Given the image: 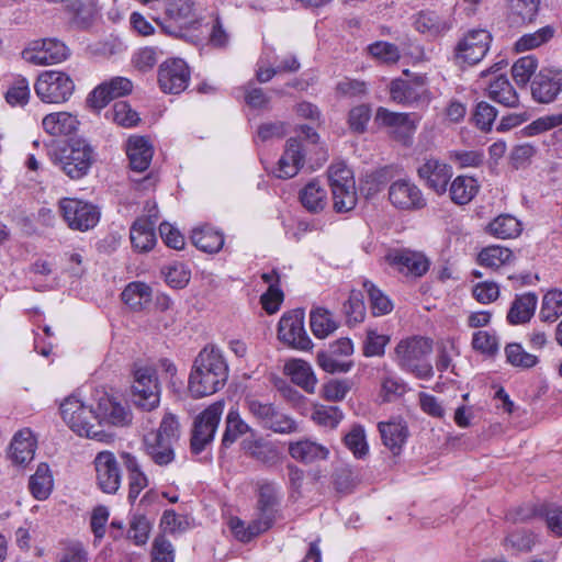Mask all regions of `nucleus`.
<instances>
[{"label": "nucleus", "mask_w": 562, "mask_h": 562, "mask_svg": "<svg viewBox=\"0 0 562 562\" xmlns=\"http://www.w3.org/2000/svg\"><path fill=\"white\" fill-rule=\"evenodd\" d=\"M97 483L102 492L114 494L121 485V470L114 453L101 451L94 459Z\"/></svg>", "instance_id": "20"}, {"label": "nucleus", "mask_w": 562, "mask_h": 562, "mask_svg": "<svg viewBox=\"0 0 562 562\" xmlns=\"http://www.w3.org/2000/svg\"><path fill=\"white\" fill-rule=\"evenodd\" d=\"M353 353V342L342 337L331 344L327 350L318 352V367L328 373H347L353 367L349 358Z\"/></svg>", "instance_id": "16"}, {"label": "nucleus", "mask_w": 562, "mask_h": 562, "mask_svg": "<svg viewBox=\"0 0 562 562\" xmlns=\"http://www.w3.org/2000/svg\"><path fill=\"white\" fill-rule=\"evenodd\" d=\"M265 524H261L260 520L256 518L252 519L249 524H246L238 517H234L229 521L231 530L234 537L240 542H250L254 538L260 536L261 533L268 531Z\"/></svg>", "instance_id": "42"}, {"label": "nucleus", "mask_w": 562, "mask_h": 562, "mask_svg": "<svg viewBox=\"0 0 562 562\" xmlns=\"http://www.w3.org/2000/svg\"><path fill=\"white\" fill-rule=\"evenodd\" d=\"M133 90V83L125 77H114L98 85L87 97L86 104L89 109L99 112L113 99L125 97Z\"/></svg>", "instance_id": "17"}, {"label": "nucleus", "mask_w": 562, "mask_h": 562, "mask_svg": "<svg viewBox=\"0 0 562 562\" xmlns=\"http://www.w3.org/2000/svg\"><path fill=\"white\" fill-rule=\"evenodd\" d=\"M488 97L508 108L518 105V95L505 74H501L488 87Z\"/></svg>", "instance_id": "36"}, {"label": "nucleus", "mask_w": 562, "mask_h": 562, "mask_svg": "<svg viewBox=\"0 0 562 562\" xmlns=\"http://www.w3.org/2000/svg\"><path fill=\"white\" fill-rule=\"evenodd\" d=\"M359 482L358 472L349 467H341L335 471L334 486L338 493L349 494L353 492Z\"/></svg>", "instance_id": "55"}, {"label": "nucleus", "mask_w": 562, "mask_h": 562, "mask_svg": "<svg viewBox=\"0 0 562 562\" xmlns=\"http://www.w3.org/2000/svg\"><path fill=\"white\" fill-rule=\"evenodd\" d=\"M132 384V402L144 412H151L160 404V383L157 371L151 367H140L134 370Z\"/></svg>", "instance_id": "6"}, {"label": "nucleus", "mask_w": 562, "mask_h": 562, "mask_svg": "<svg viewBox=\"0 0 562 562\" xmlns=\"http://www.w3.org/2000/svg\"><path fill=\"white\" fill-rule=\"evenodd\" d=\"M158 211L148 216L138 217L131 226L130 238L133 248L139 252H148L157 243L156 223L158 220Z\"/></svg>", "instance_id": "23"}, {"label": "nucleus", "mask_w": 562, "mask_h": 562, "mask_svg": "<svg viewBox=\"0 0 562 562\" xmlns=\"http://www.w3.org/2000/svg\"><path fill=\"white\" fill-rule=\"evenodd\" d=\"M60 414L72 431L98 441H102L106 436L100 429L103 424L124 427L133 419L130 408L106 393L98 398L95 408L71 395L60 404Z\"/></svg>", "instance_id": "1"}, {"label": "nucleus", "mask_w": 562, "mask_h": 562, "mask_svg": "<svg viewBox=\"0 0 562 562\" xmlns=\"http://www.w3.org/2000/svg\"><path fill=\"white\" fill-rule=\"evenodd\" d=\"M344 441L358 459L363 458L369 451L364 428L361 425H353L350 431L346 434Z\"/></svg>", "instance_id": "54"}, {"label": "nucleus", "mask_w": 562, "mask_h": 562, "mask_svg": "<svg viewBox=\"0 0 562 562\" xmlns=\"http://www.w3.org/2000/svg\"><path fill=\"white\" fill-rule=\"evenodd\" d=\"M192 244L207 254H216L224 246V234L211 226H204L192 231Z\"/></svg>", "instance_id": "34"}, {"label": "nucleus", "mask_w": 562, "mask_h": 562, "mask_svg": "<svg viewBox=\"0 0 562 562\" xmlns=\"http://www.w3.org/2000/svg\"><path fill=\"white\" fill-rule=\"evenodd\" d=\"M173 443L167 438H162L153 431L144 437L146 453L157 465L164 467L171 463L175 459Z\"/></svg>", "instance_id": "27"}, {"label": "nucleus", "mask_w": 562, "mask_h": 562, "mask_svg": "<svg viewBox=\"0 0 562 562\" xmlns=\"http://www.w3.org/2000/svg\"><path fill=\"white\" fill-rule=\"evenodd\" d=\"M223 409L224 404L222 402H215L194 418L190 438V450L192 454H200L213 442Z\"/></svg>", "instance_id": "7"}, {"label": "nucleus", "mask_w": 562, "mask_h": 562, "mask_svg": "<svg viewBox=\"0 0 562 562\" xmlns=\"http://www.w3.org/2000/svg\"><path fill=\"white\" fill-rule=\"evenodd\" d=\"M191 72H158V83L162 92L178 94L189 85Z\"/></svg>", "instance_id": "49"}, {"label": "nucleus", "mask_w": 562, "mask_h": 562, "mask_svg": "<svg viewBox=\"0 0 562 562\" xmlns=\"http://www.w3.org/2000/svg\"><path fill=\"white\" fill-rule=\"evenodd\" d=\"M432 350L431 341L424 337H408L402 339L395 347L393 360L405 372L414 374L418 379L429 380L434 375V369L428 361Z\"/></svg>", "instance_id": "4"}, {"label": "nucleus", "mask_w": 562, "mask_h": 562, "mask_svg": "<svg viewBox=\"0 0 562 562\" xmlns=\"http://www.w3.org/2000/svg\"><path fill=\"white\" fill-rule=\"evenodd\" d=\"M537 303L538 297L535 293L516 295L507 313V322L510 325L528 323L535 314Z\"/></svg>", "instance_id": "29"}, {"label": "nucleus", "mask_w": 562, "mask_h": 562, "mask_svg": "<svg viewBox=\"0 0 562 562\" xmlns=\"http://www.w3.org/2000/svg\"><path fill=\"white\" fill-rule=\"evenodd\" d=\"M284 372L291 381L307 393H314L316 378L308 362L302 359H293L285 363Z\"/></svg>", "instance_id": "31"}, {"label": "nucleus", "mask_w": 562, "mask_h": 562, "mask_svg": "<svg viewBox=\"0 0 562 562\" xmlns=\"http://www.w3.org/2000/svg\"><path fill=\"white\" fill-rule=\"evenodd\" d=\"M47 154L53 165L71 180L88 176L97 160L95 148L81 136L52 140L47 146Z\"/></svg>", "instance_id": "2"}, {"label": "nucleus", "mask_w": 562, "mask_h": 562, "mask_svg": "<svg viewBox=\"0 0 562 562\" xmlns=\"http://www.w3.org/2000/svg\"><path fill=\"white\" fill-rule=\"evenodd\" d=\"M389 201L398 211L414 212L426 207L427 199L411 179H397L389 187Z\"/></svg>", "instance_id": "15"}, {"label": "nucleus", "mask_w": 562, "mask_h": 562, "mask_svg": "<svg viewBox=\"0 0 562 562\" xmlns=\"http://www.w3.org/2000/svg\"><path fill=\"white\" fill-rule=\"evenodd\" d=\"M491 34L486 30L469 31L454 49V59L459 66L473 67L487 53Z\"/></svg>", "instance_id": "14"}, {"label": "nucleus", "mask_w": 562, "mask_h": 562, "mask_svg": "<svg viewBox=\"0 0 562 562\" xmlns=\"http://www.w3.org/2000/svg\"><path fill=\"white\" fill-rule=\"evenodd\" d=\"M554 35V29L550 25L538 31L522 35L515 44L516 50L524 52L539 47L550 41Z\"/></svg>", "instance_id": "52"}, {"label": "nucleus", "mask_w": 562, "mask_h": 562, "mask_svg": "<svg viewBox=\"0 0 562 562\" xmlns=\"http://www.w3.org/2000/svg\"><path fill=\"white\" fill-rule=\"evenodd\" d=\"M521 223L510 214H501L487 226V232L501 239L516 238L521 233Z\"/></svg>", "instance_id": "39"}, {"label": "nucleus", "mask_w": 562, "mask_h": 562, "mask_svg": "<svg viewBox=\"0 0 562 562\" xmlns=\"http://www.w3.org/2000/svg\"><path fill=\"white\" fill-rule=\"evenodd\" d=\"M363 289L368 294L370 307L374 316L389 314L393 310V304L387 295H385L373 282L363 281Z\"/></svg>", "instance_id": "46"}, {"label": "nucleus", "mask_w": 562, "mask_h": 562, "mask_svg": "<svg viewBox=\"0 0 562 562\" xmlns=\"http://www.w3.org/2000/svg\"><path fill=\"white\" fill-rule=\"evenodd\" d=\"M123 302L133 311H142L151 301V288L144 282H131L123 290Z\"/></svg>", "instance_id": "37"}, {"label": "nucleus", "mask_w": 562, "mask_h": 562, "mask_svg": "<svg viewBox=\"0 0 562 562\" xmlns=\"http://www.w3.org/2000/svg\"><path fill=\"white\" fill-rule=\"evenodd\" d=\"M375 121L391 127L393 136L402 144H411L416 125L407 113L391 112L381 106L376 110Z\"/></svg>", "instance_id": "25"}, {"label": "nucleus", "mask_w": 562, "mask_h": 562, "mask_svg": "<svg viewBox=\"0 0 562 562\" xmlns=\"http://www.w3.org/2000/svg\"><path fill=\"white\" fill-rule=\"evenodd\" d=\"M53 476L47 463L38 464L35 473L30 477L29 488L38 501L48 498L53 490Z\"/></svg>", "instance_id": "38"}, {"label": "nucleus", "mask_w": 562, "mask_h": 562, "mask_svg": "<svg viewBox=\"0 0 562 562\" xmlns=\"http://www.w3.org/2000/svg\"><path fill=\"white\" fill-rule=\"evenodd\" d=\"M305 312L294 308L285 312L278 324V339L290 348L306 351L313 348V341L304 328Z\"/></svg>", "instance_id": "10"}, {"label": "nucleus", "mask_w": 562, "mask_h": 562, "mask_svg": "<svg viewBox=\"0 0 562 562\" xmlns=\"http://www.w3.org/2000/svg\"><path fill=\"white\" fill-rule=\"evenodd\" d=\"M505 542L517 551L529 552L536 544V535L525 529L516 530L505 538Z\"/></svg>", "instance_id": "63"}, {"label": "nucleus", "mask_w": 562, "mask_h": 562, "mask_svg": "<svg viewBox=\"0 0 562 562\" xmlns=\"http://www.w3.org/2000/svg\"><path fill=\"white\" fill-rule=\"evenodd\" d=\"M22 58L34 66H52L65 61L70 56L69 48L56 38L31 42L21 53Z\"/></svg>", "instance_id": "11"}, {"label": "nucleus", "mask_w": 562, "mask_h": 562, "mask_svg": "<svg viewBox=\"0 0 562 562\" xmlns=\"http://www.w3.org/2000/svg\"><path fill=\"white\" fill-rule=\"evenodd\" d=\"M30 95L29 81L22 76H18L9 82L4 92V99L11 106H25L29 103Z\"/></svg>", "instance_id": "44"}, {"label": "nucleus", "mask_w": 562, "mask_h": 562, "mask_svg": "<svg viewBox=\"0 0 562 562\" xmlns=\"http://www.w3.org/2000/svg\"><path fill=\"white\" fill-rule=\"evenodd\" d=\"M304 158L305 151L302 142L297 137H290L278 161V167L274 171L276 177L280 179L293 178L303 167Z\"/></svg>", "instance_id": "24"}, {"label": "nucleus", "mask_w": 562, "mask_h": 562, "mask_svg": "<svg viewBox=\"0 0 562 562\" xmlns=\"http://www.w3.org/2000/svg\"><path fill=\"white\" fill-rule=\"evenodd\" d=\"M415 29L425 34L437 35L445 30L440 16L435 11H420L414 16Z\"/></svg>", "instance_id": "50"}, {"label": "nucleus", "mask_w": 562, "mask_h": 562, "mask_svg": "<svg viewBox=\"0 0 562 562\" xmlns=\"http://www.w3.org/2000/svg\"><path fill=\"white\" fill-rule=\"evenodd\" d=\"M562 315V291L551 290L544 294L540 310L543 322H555Z\"/></svg>", "instance_id": "47"}, {"label": "nucleus", "mask_w": 562, "mask_h": 562, "mask_svg": "<svg viewBox=\"0 0 562 562\" xmlns=\"http://www.w3.org/2000/svg\"><path fill=\"white\" fill-rule=\"evenodd\" d=\"M497 116V110L485 101L476 104L473 114L475 125L483 132H490Z\"/></svg>", "instance_id": "62"}, {"label": "nucleus", "mask_w": 562, "mask_h": 562, "mask_svg": "<svg viewBox=\"0 0 562 562\" xmlns=\"http://www.w3.org/2000/svg\"><path fill=\"white\" fill-rule=\"evenodd\" d=\"M126 154L131 169L133 171L143 172L150 165L154 148L146 137L134 136L130 137L127 142Z\"/></svg>", "instance_id": "26"}, {"label": "nucleus", "mask_w": 562, "mask_h": 562, "mask_svg": "<svg viewBox=\"0 0 562 562\" xmlns=\"http://www.w3.org/2000/svg\"><path fill=\"white\" fill-rule=\"evenodd\" d=\"M247 432H251L254 435L255 431L240 418L237 412L231 411L226 416V425L222 437L221 448H229L239 437Z\"/></svg>", "instance_id": "40"}, {"label": "nucleus", "mask_w": 562, "mask_h": 562, "mask_svg": "<svg viewBox=\"0 0 562 562\" xmlns=\"http://www.w3.org/2000/svg\"><path fill=\"white\" fill-rule=\"evenodd\" d=\"M289 454L299 462L312 463L316 459V442L307 439L290 442Z\"/></svg>", "instance_id": "59"}, {"label": "nucleus", "mask_w": 562, "mask_h": 562, "mask_svg": "<svg viewBox=\"0 0 562 562\" xmlns=\"http://www.w3.org/2000/svg\"><path fill=\"white\" fill-rule=\"evenodd\" d=\"M385 375L381 380L380 396L383 402H392L406 393L405 382L395 373L391 372L386 364L383 366Z\"/></svg>", "instance_id": "45"}, {"label": "nucleus", "mask_w": 562, "mask_h": 562, "mask_svg": "<svg viewBox=\"0 0 562 562\" xmlns=\"http://www.w3.org/2000/svg\"><path fill=\"white\" fill-rule=\"evenodd\" d=\"M390 341L386 335H380L375 329H368L367 337L363 341L364 357H381L385 352V347Z\"/></svg>", "instance_id": "58"}, {"label": "nucleus", "mask_w": 562, "mask_h": 562, "mask_svg": "<svg viewBox=\"0 0 562 562\" xmlns=\"http://www.w3.org/2000/svg\"><path fill=\"white\" fill-rule=\"evenodd\" d=\"M449 159L459 168H477L484 161V153L482 150H451Z\"/></svg>", "instance_id": "60"}, {"label": "nucleus", "mask_w": 562, "mask_h": 562, "mask_svg": "<svg viewBox=\"0 0 562 562\" xmlns=\"http://www.w3.org/2000/svg\"><path fill=\"white\" fill-rule=\"evenodd\" d=\"M512 257V250L501 246H490L479 254V262L487 268H499Z\"/></svg>", "instance_id": "53"}, {"label": "nucleus", "mask_w": 562, "mask_h": 562, "mask_svg": "<svg viewBox=\"0 0 562 562\" xmlns=\"http://www.w3.org/2000/svg\"><path fill=\"white\" fill-rule=\"evenodd\" d=\"M480 184L476 179L469 176L456 177L449 188L451 200L458 205L470 203L479 193Z\"/></svg>", "instance_id": "35"}, {"label": "nucleus", "mask_w": 562, "mask_h": 562, "mask_svg": "<svg viewBox=\"0 0 562 562\" xmlns=\"http://www.w3.org/2000/svg\"><path fill=\"white\" fill-rule=\"evenodd\" d=\"M246 406L249 414L263 429L283 435L295 432L297 429L295 420L272 403L249 398L246 400Z\"/></svg>", "instance_id": "8"}, {"label": "nucleus", "mask_w": 562, "mask_h": 562, "mask_svg": "<svg viewBox=\"0 0 562 562\" xmlns=\"http://www.w3.org/2000/svg\"><path fill=\"white\" fill-rule=\"evenodd\" d=\"M78 124L77 117L67 112L47 114L42 121L43 128L52 136L70 135L77 131Z\"/></svg>", "instance_id": "32"}, {"label": "nucleus", "mask_w": 562, "mask_h": 562, "mask_svg": "<svg viewBox=\"0 0 562 562\" xmlns=\"http://www.w3.org/2000/svg\"><path fill=\"white\" fill-rule=\"evenodd\" d=\"M106 117L112 119L113 122L125 128H133L140 123L138 112L132 109L126 101L115 102L106 112Z\"/></svg>", "instance_id": "43"}, {"label": "nucleus", "mask_w": 562, "mask_h": 562, "mask_svg": "<svg viewBox=\"0 0 562 562\" xmlns=\"http://www.w3.org/2000/svg\"><path fill=\"white\" fill-rule=\"evenodd\" d=\"M278 486L269 481L258 483V499L256 505V519L265 524L267 529L272 528L276 522L280 498Z\"/></svg>", "instance_id": "21"}, {"label": "nucleus", "mask_w": 562, "mask_h": 562, "mask_svg": "<svg viewBox=\"0 0 562 562\" xmlns=\"http://www.w3.org/2000/svg\"><path fill=\"white\" fill-rule=\"evenodd\" d=\"M369 54L385 66H392L400 59V49L395 44L378 41L368 46Z\"/></svg>", "instance_id": "51"}, {"label": "nucleus", "mask_w": 562, "mask_h": 562, "mask_svg": "<svg viewBox=\"0 0 562 562\" xmlns=\"http://www.w3.org/2000/svg\"><path fill=\"white\" fill-rule=\"evenodd\" d=\"M228 378V366L220 349L204 347L196 356L189 376L188 387L193 397L214 394Z\"/></svg>", "instance_id": "3"}, {"label": "nucleus", "mask_w": 562, "mask_h": 562, "mask_svg": "<svg viewBox=\"0 0 562 562\" xmlns=\"http://www.w3.org/2000/svg\"><path fill=\"white\" fill-rule=\"evenodd\" d=\"M506 362L519 370H529L539 363L537 355L527 352L521 344H507L505 349Z\"/></svg>", "instance_id": "41"}, {"label": "nucleus", "mask_w": 562, "mask_h": 562, "mask_svg": "<svg viewBox=\"0 0 562 562\" xmlns=\"http://www.w3.org/2000/svg\"><path fill=\"white\" fill-rule=\"evenodd\" d=\"M162 273L165 274V281L172 289L186 288L191 278V271L183 263L169 266Z\"/></svg>", "instance_id": "61"}, {"label": "nucleus", "mask_w": 562, "mask_h": 562, "mask_svg": "<svg viewBox=\"0 0 562 562\" xmlns=\"http://www.w3.org/2000/svg\"><path fill=\"white\" fill-rule=\"evenodd\" d=\"M327 178L333 193L334 210L338 213L353 210L357 204V191L352 170L342 161L331 164Z\"/></svg>", "instance_id": "5"}, {"label": "nucleus", "mask_w": 562, "mask_h": 562, "mask_svg": "<svg viewBox=\"0 0 562 562\" xmlns=\"http://www.w3.org/2000/svg\"><path fill=\"white\" fill-rule=\"evenodd\" d=\"M407 78L395 79L391 83L390 94L393 101L401 104H413L427 97L425 78L422 76L409 77V72H403Z\"/></svg>", "instance_id": "22"}, {"label": "nucleus", "mask_w": 562, "mask_h": 562, "mask_svg": "<svg viewBox=\"0 0 562 562\" xmlns=\"http://www.w3.org/2000/svg\"><path fill=\"white\" fill-rule=\"evenodd\" d=\"M386 263L405 277L420 278L429 269L428 259L409 249H392L385 256Z\"/></svg>", "instance_id": "18"}, {"label": "nucleus", "mask_w": 562, "mask_h": 562, "mask_svg": "<svg viewBox=\"0 0 562 562\" xmlns=\"http://www.w3.org/2000/svg\"><path fill=\"white\" fill-rule=\"evenodd\" d=\"M510 14L522 22H532L538 13L540 0H507Z\"/></svg>", "instance_id": "56"}, {"label": "nucleus", "mask_w": 562, "mask_h": 562, "mask_svg": "<svg viewBox=\"0 0 562 562\" xmlns=\"http://www.w3.org/2000/svg\"><path fill=\"white\" fill-rule=\"evenodd\" d=\"M417 176L424 184L436 192L443 194L452 178V167L437 158L430 157L417 168Z\"/></svg>", "instance_id": "19"}, {"label": "nucleus", "mask_w": 562, "mask_h": 562, "mask_svg": "<svg viewBox=\"0 0 562 562\" xmlns=\"http://www.w3.org/2000/svg\"><path fill=\"white\" fill-rule=\"evenodd\" d=\"M378 427L383 445L387 447L394 456L400 454L408 436L406 425L402 422H381Z\"/></svg>", "instance_id": "30"}, {"label": "nucleus", "mask_w": 562, "mask_h": 562, "mask_svg": "<svg viewBox=\"0 0 562 562\" xmlns=\"http://www.w3.org/2000/svg\"><path fill=\"white\" fill-rule=\"evenodd\" d=\"M517 82L528 81L532 99L550 103L562 91V72H512Z\"/></svg>", "instance_id": "13"}, {"label": "nucleus", "mask_w": 562, "mask_h": 562, "mask_svg": "<svg viewBox=\"0 0 562 562\" xmlns=\"http://www.w3.org/2000/svg\"><path fill=\"white\" fill-rule=\"evenodd\" d=\"M243 449L250 458L263 463L267 467H274L281 461L279 448L262 438L244 440Z\"/></svg>", "instance_id": "28"}, {"label": "nucleus", "mask_w": 562, "mask_h": 562, "mask_svg": "<svg viewBox=\"0 0 562 562\" xmlns=\"http://www.w3.org/2000/svg\"><path fill=\"white\" fill-rule=\"evenodd\" d=\"M35 448L36 443L31 430H20L10 445L11 458L16 464H25L33 459Z\"/></svg>", "instance_id": "33"}, {"label": "nucleus", "mask_w": 562, "mask_h": 562, "mask_svg": "<svg viewBox=\"0 0 562 562\" xmlns=\"http://www.w3.org/2000/svg\"><path fill=\"white\" fill-rule=\"evenodd\" d=\"M166 12L171 20L183 25L193 21V4L190 0L170 1Z\"/></svg>", "instance_id": "57"}, {"label": "nucleus", "mask_w": 562, "mask_h": 562, "mask_svg": "<svg viewBox=\"0 0 562 562\" xmlns=\"http://www.w3.org/2000/svg\"><path fill=\"white\" fill-rule=\"evenodd\" d=\"M68 9L72 13V23L81 30L90 27L95 18V9L89 1L75 0Z\"/></svg>", "instance_id": "48"}, {"label": "nucleus", "mask_w": 562, "mask_h": 562, "mask_svg": "<svg viewBox=\"0 0 562 562\" xmlns=\"http://www.w3.org/2000/svg\"><path fill=\"white\" fill-rule=\"evenodd\" d=\"M34 89L43 102L61 103L70 98L75 83L67 72H40Z\"/></svg>", "instance_id": "12"}, {"label": "nucleus", "mask_w": 562, "mask_h": 562, "mask_svg": "<svg viewBox=\"0 0 562 562\" xmlns=\"http://www.w3.org/2000/svg\"><path fill=\"white\" fill-rule=\"evenodd\" d=\"M59 212L72 231L87 232L93 228L100 221V210L91 202L63 198L58 202Z\"/></svg>", "instance_id": "9"}, {"label": "nucleus", "mask_w": 562, "mask_h": 562, "mask_svg": "<svg viewBox=\"0 0 562 562\" xmlns=\"http://www.w3.org/2000/svg\"><path fill=\"white\" fill-rule=\"evenodd\" d=\"M542 518L548 529L555 537H562V506L557 504H543Z\"/></svg>", "instance_id": "64"}]
</instances>
